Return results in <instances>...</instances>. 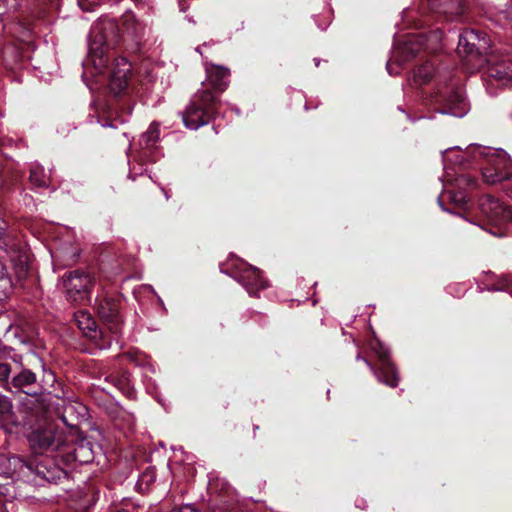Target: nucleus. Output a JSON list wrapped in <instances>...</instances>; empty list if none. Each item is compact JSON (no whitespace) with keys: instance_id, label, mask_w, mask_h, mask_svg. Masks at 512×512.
<instances>
[{"instance_id":"nucleus-19","label":"nucleus","mask_w":512,"mask_h":512,"mask_svg":"<svg viewBox=\"0 0 512 512\" xmlns=\"http://www.w3.org/2000/svg\"><path fill=\"white\" fill-rule=\"evenodd\" d=\"M160 129L157 123H152L148 130L141 136L140 144L145 148L153 147L159 140Z\"/></svg>"},{"instance_id":"nucleus-3","label":"nucleus","mask_w":512,"mask_h":512,"mask_svg":"<svg viewBox=\"0 0 512 512\" xmlns=\"http://www.w3.org/2000/svg\"><path fill=\"white\" fill-rule=\"evenodd\" d=\"M471 152L479 156L478 161H481L482 176L485 182L495 184L510 178L511 163L503 150L481 146L474 147Z\"/></svg>"},{"instance_id":"nucleus-20","label":"nucleus","mask_w":512,"mask_h":512,"mask_svg":"<svg viewBox=\"0 0 512 512\" xmlns=\"http://www.w3.org/2000/svg\"><path fill=\"white\" fill-rule=\"evenodd\" d=\"M434 72V67L431 63L427 62L424 65L417 68L413 74V81L415 84H425L429 82L432 74Z\"/></svg>"},{"instance_id":"nucleus-7","label":"nucleus","mask_w":512,"mask_h":512,"mask_svg":"<svg viewBox=\"0 0 512 512\" xmlns=\"http://www.w3.org/2000/svg\"><path fill=\"white\" fill-rule=\"evenodd\" d=\"M8 463L12 470V476L17 479L21 477L30 481L32 475L49 481L55 478L53 471L47 467L43 460L34 458L25 461L20 456L14 455L8 459Z\"/></svg>"},{"instance_id":"nucleus-21","label":"nucleus","mask_w":512,"mask_h":512,"mask_svg":"<svg viewBox=\"0 0 512 512\" xmlns=\"http://www.w3.org/2000/svg\"><path fill=\"white\" fill-rule=\"evenodd\" d=\"M75 459L80 462H89L93 459V451L89 442L82 440L74 449Z\"/></svg>"},{"instance_id":"nucleus-26","label":"nucleus","mask_w":512,"mask_h":512,"mask_svg":"<svg viewBox=\"0 0 512 512\" xmlns=\"http://www.w3.org/2000/svg\"><path fill=\"white\" fill-rule=\"evenodd\" d=\"M171 512H196V510L191 505H184L173 509Z\"/></svg>"},{"instance_id":"nucleus-11","label":"nucleus","mask_w":512,"mask_h":512,"mask_svg":"<svg viewBox=\"0 0 512 512\" xmlns=\"http://www.w3.org/2000/svg\"><path fill=\"white\" fill-rule=\"evenodd\" d=\"M242 266L243 267L239 269L236 279L242 284L250 296H257L260 290L267 287V283L261 278L258 268L245 263L242 264Z\"/></svg>"},{"instance_id":"nucleus-22","label":"nucleus","mask_w":512,"mask_h":512,"mask_svg":"<svg viewBox=\"0 0 512 512\" xmlns=\"http://www.w3.org/2000/svg\"><path fill=\"white\" fill-rule=\"evenodd\" d=\"M30 181L37 187H44L47 185V180L45 178L44 170L42 167L34 166L31 168Z\"/></svg>"},{"instance_id":"nucleus-10","label":"nucleus","mask_w":512,"mask_h":512,"mask_svg":"<svg viewBox=\"0 0 512 512\" xmlns=\"http://www.w3.org/2000/svg\"><path fill=\"white\" fill-rule=\"evenodd\" d=\"M479 208L491 224L500 226L512 221V209L490 195L480 199Z\"/></svg>"},{"instance_id":"nucleus-12","label":"nucleus","mask_w":512,"mask_h":512,"mask_svg":"<svg viewBox=\"0 0 512 512\" xmlns=\"http://www.w3.org/2000/svg\"><path fill=\"white\" fill-rule=\"evenodd\" d=\"M487 74L501 85L512 84V60L508 57L491 56L487 60Z\"/></svg>"},{"instance_id":"nucleus-31","label":"nucleus","mask_w":512,"mask_h":512,"mask_svg":"<svg viewBox=\"0 0 512 512\" xmlns=\"http://www.w3.org/2000/svg\"><path fill=\"white\" fill-rule=\"evenodd\" d=\"M391 65H392V61H389V62L387 63V70H388V73H389L390 75L396 74V72H393V71H392V69H391Z\"/></svg>"},{"instance_id":"nucleus-28","label":"nucleus","mask_w":512,"mask_h":512,"mask_svg":"<svg viewBox=\"0 0 512 512\" xmlns=\"http://www.w3.org/2000/svg\"><path fill=\"white\" fill-rule=\"evenodd\" d=\"M78 4L82 10L89 11L91 10L90 3L87 0H78Z\"/></svg>"},{"instance_id":"nucleus-8","label":"nucleus","mask_w":512,"mask_h":512,"mask_svg":"<svg viewBox=\"0 0 512 512\" xmlns=\"http://www.w3.org/2000/svg\"><path fill=\"white\" fill-rule=\"evenodd\" d=\"M67 297L73 302L84 301L93 285V279L89 273L82 270H75L63 277Z\"/></svg>"},{"instance_id":"nucleus-4","label":"nucleus","mask_w":512,"mask_h":512,"mask_svg":"<svg viewBox=\"0 0 512 512\" xmlns=\"http://www.w3.org/2000/svg\"><path fill=\"white\" fill-rule=\"evenodd\" d=\"M431 101L443 106L439 110L442 114H449L455 117H463L468 112V104L456 85L442 76L435 79V88L430 93Z\"/></svg>"},{"instance_id":"nucleus-16","label":"nucleus","mask_w":512,"mask_h":512,"mask_svg":"<svg viewBox=\"0 0 512 512\" xmlns=\"http://www.w3.org/2000/svg\"><path fill=\"white\" fill-rule=\"evenodd\" d=\"M74 318L78 328L85 336L93 340L97 339L100 333L97 331L95 320L88 312L80 310L75 313Z\"/></svg>"},{"instance_id":"nucleus-24","label":"nucleus","mask_w":512,"mask_h":512,"mask_svg":"<svg viewBox=\"0 0 512 512\" xmlns=\"http://www.w3.org/2000/svg\"><path fill=\"white\" fill-rule=\"evenodd\" d=\"M155 479V476H154V472L153 471H146L144 472L140 478H139V481H138V486L140 487V489H143L142 486L143 484H145V489L148 488L149 484L152 483Z\"/></svg>"},{"instance_id":"nucleus-32","label":"nucleus","mask_w":512,"mask_h":512,"mask_svg":"<svg viewBox=\"0 0 512 512\" xmlns=\"http://www.w3.org/2000/svg\"><path fill=\"white\" fill-rule=\"evenodd\" d=\"M0 512H7V511H6V508H5V507H3V506H0Z\"/></svg>"},{"instance_id":"nucleus-17","label":"nucleus","mask_w":512,"mask_h":512,"mask_svg":"<svg viewBox=\"0 0 512 512\" xmlns=\"http://www.w3.org/2000/svg\"><path fill=\"white\" fill-rule=\"evenodd\" d=\"M470 40L471 42V50L473 58L479 57L482 50H486L488 48V40L486 35L474 31V30H466L464 31V40Z\"/></svg>"},{"instance_id":"nucleus-25","label":"nucleus","mask_w":512,"mask_h":512,"mask_svg":"<svg viewBox=\"0 0 512 512\" xmlns=\"http://www.w3.org/2000/svg\"><path fill=\"white\" fill-rule=\"evenodd\" d=\"M12 368L7 363H0V381L8 383Z\"/></svg>"},{"instance_id":"nucleus-15","label":"nucleus","mask_w":512,"mask_h":512,"mask_svg":"<svg viewBox=\"0 0 512 512\" xmlns=\"http://www.w3.org/2000/svg\"><path fill=\"white\" fill-rule=\"evenodd\" d=\"M207 80L217 91H224L229 83V70L215 65H206Z\"/></svg>"},{"instance_id":"nucleus-14","label":"nucleus","mask_w":512,"mask_h":512,"mask_svg":"<svg viewBox=\"0 0 512 512\" xmlns=\"http://www.w3.org/2000/svg\"><path fill=\"white\" fill-rule=\"evenodd\" d=\"M11 384L13 387L29 395H36L41 391V387L36 380V375L31 370L25 368L14 372Z\"/></svg>"},{"instance_id":"nucleus-23","label":"nucleus","mask_w":512,"mask_h":512,"mask_svg":"<svg viewBox=\"0 0 512 512\" xmlns=\"http://www.w3.org/2000/svg\"><path fill=\"white\" fill-rule=\"evenodd\" d=\"M458 53L465 54L467 57L473 58L472 50H471V42L470 40H464V32L459 37L458 42Z\"/></svg>"},{"instance_id":"nucleus-35","label":"nucleus","mask_w":512,"mask_h":512,"mask_svg":"<svg viewBox=\"0 0 512 512\" xmlns=\"http://www.w3.org/2000/svg\"><path fill=\"white\" fill-rule=\"evenodd\" d=\"M87 86L92 90L93 89V84H90V83H86Z\"/></svg>"},{"instance_id":"nucleus-13","label":"nucleus","mask_w":512,"mask_h":512,"mask_svg":"<svg viewBox=\"0 0 512 512\" xmlns=\"http://www.w3.org/2000/svg\"><path fill=\"white\" fill-rule=\"evenodd\" d=\"M98 313L112 333L117 334L120 331L121 317L119 315V306L114 299L107 298L101 301Z\"/></svg>"},{"instance_id":"nucleus-9","label":"nucleus","mask_w":512,"mask_h":512,"mask_svg":"<svg viewBox=\"0 0 512 512\" xmlns=\"http://www.w3.org/2000/svg\"><path fill=\"white\" fill-rule=\"evenodd\" d=\"M28 442L35 453L58 450L63 444L61 434L55 432L52 427L33 429L28 435Z\"/></svg>"},{"instance_id":"nucleus-36","label":"nucleus","mask_w":512,"mask_h":512,"mask_svg":"<svg viewBox=\"0 0 512 512\" xmlns=\"http://www.w3.org/2000/svg\"><path fill=\"white\" fill-rule=\"evenodd\" d=\"M213 486H214V483H212V482H211V483L209 484L210 489H213Z\"/></svg>"},{"instance_id":"nucleus-6","label":"nucleus","mask_w":512,"mask_h":512,"mask_svg":"<svg viewBox=\"0 0 512 512\" xmlns=\"http://www.w3.org/2000/svg\"><path fill=\"white\" fill-rule=\"evenodd\" d=\"M370 347L379 359L380 366L378 369L365 358L358 356L357 359L363 360L380 382L390 387H396L398 375L393 363L389 359V350L377 339L370 342Z\"/></svg>"},{"instance_id":"nucleus-5","label":"nucleus","mask_w":512,"mask_h":512,"mask_svg":"<svg viewBox=\"0 0 512 512\" xmlns=\"http://www.w3.org/2000/svg\"><path fill=\"white\" fill-rule=\"evenodd\" d=\"M215 105L216 97L209 89L198 91L182 113L184 125L191 130L206 125L211 114L215 113Z\"/></svg>"},{"instance_id":"nucleus-27","label":"nucleus","mask_w":512,"mask_h":512,"mask_svg":"<svg viewBox=\"0 0 512 512\" xmlns=\"http://www.w3.org/2000/svg\"><path fill=\"white\" fill-rule=\"evenodd\" d=\"M106 379L112 381L114 383V385L118 388H122V386L124 384V381L122 379H116L113 376H108Z\"/></svg>"},{"instance_id":"nucleus-18","label":"nucleus","mask_w":512,"mask_h":512,"mask_svg":"<svg viewBox=\"0 0 512 512\" xmlns=\"http://www.w3.org/2000/svg\"><path fill=\"white\" fill-rule=\"evenodd\" d=\"M0 423L15 424L14 414L12 411V403L8 397L0 395Z\"/></svg>"},{"instance_id":"nucleus-30","label":"nucleus","mask_w":512,"mask_h":512,"mask_svg":"<svg viewBox=\"0 0 512 512\" xmlns=\"http://www.w3.org/2000/svg\"><path fill=\"white\" fill-rule=\"evenodd\" d=\"M116 121H117V119H115L114 121H112V122H110V123H102L101 125H102L103 127H112V128H116V127H117V125H116Z\"/></svg>"},{"instance_id":"nucleus-34","label":"nucleus","mask_w":512,"mask_h":512,"mask_svg":"<svg viewBox=\"0 0 512 512\" xmlns=\"http://www.w3.org/2000/svg\"><path fill=\"white\" fill-rule=\"evenodd\" d=\"M119 121L123 123V122H126V121H127V119H126V118L121 117Z\"/></svg>"},{"instance_id":"nucleus-2","label":"nucleus","mask_w":512,"mask_h":512,"mask_svg":"<svg viewBox=\"0 0 512 512\" xmlns=\"http://www.w3.org/2000/svg\"><path fill=\"white\" fill-rule=\"evenodd\" d=\"M477 147L476 145L469 146L465 151L455 148H449L443 152L442 158L444 162V166L446 169L445 176V184L444 191L438 197V204L442 210L450 212L449 209H446L443 205L444 198L447 196L449 201L457 206L464 205L468 201V196L465 192L466 188H473L476 186V180L468 175H458L456 178H449L450 169L448 167L449 163H455L458 165L464 164L465 161L468 160L469 157L473 158V160L478 161V155L471 152V150Z\"/></svg>"},{"instance_id":"nucleus-1","label":"nucleus","mask_w":512,"mask_h":512,"mask_svg":"<svg viewBox=\"0 0 512 512\" xmlns=\"http://www.w3.org/2000/svg\"><path fill=\"white\" fill-rule=\"evenodd\" d=\"M118 39L117 24L112 19H102L96 22L90 32L88 55L83 64V79L88 75L95 78V83L108 80L110 91L114 95L121 94L127 87L131 75V64L126 58H115L109 65L110 50Z\"/></svg>"},{"instance_id":"nucleus-33","label":"nucleus","mask_w":512,"mask_h":512,"mask_svg":"<svg viewBox=\"0 0 512 512\" xmlns=\"http://www.w3.org/2000/svg\"><path fill=\"white\" fill-rule=\"evenodd\" d=\"M21 270H22L23 272H26V271H27V266H26V265H25V266H22V267H21Z\"/></svg>"},{"instance_id":"nucleus-29","label":"nucleus","mask_w":512,"mask_h":512,"mask_svg":"<svg viewBox=\"0 0 512 512\" xmlns=\"http://www.w3.org/2000/svg\"><path fill=\"white\" fill-rule=\"evenodd\" d=\"M423 38L424 37L422 35L415 36V37H413V42L419 43L420 45H424Z\"/></svg>"}]
</instances>
